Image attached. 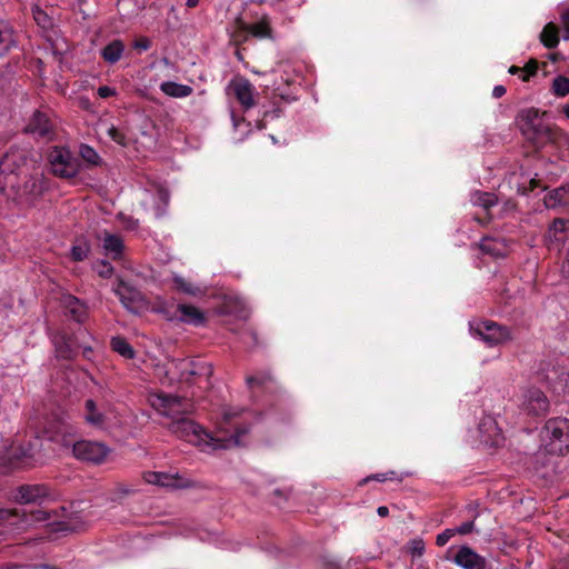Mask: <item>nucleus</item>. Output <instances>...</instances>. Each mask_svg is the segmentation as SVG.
Returning a JSON list of instances; mask_svg holds the SVG:
<instances>
[{
  "mask_svg": "<svg viewBox=\"0 0 569 569\" xmlns=\"http://www.w3.org/2000/svg\"><path fill=\"white\" fill-rule=\"evenodd\" d=\"M547 111L537 108H526L519 111L517 122L525 139L536 149L540 150L547 144L563 146L568 143L567 133L558 126L543 122Z\"/></svg>",
  "mask_w": 569,
  "mask_h": 569,
  "instance_id": "1",
  "label": "nucleus"
},
{
  "mask_svg": "<svg viewBox=\"0 0 569 569\" xmlns=\"http://www.w3.org/2000/svg\"><path fill=\"white\" fill-rule=\"evenodd\" d=\"M169 430L188 442L198 445L204 443L213 450L227 449L231 445H238L240 436L247 432V429H239L237 427L234 435L229 438H220L187 417L172 420L169 423Z\"/></svg>",
  "mask_w": 569,
  "mask_h": 569,
  "instance_id": "2",
  "label": "nucleus"
},
{
  "mask_svg": "<svg viewBox=\"0 0 569 569\" xmlns=\"http://www.w3.org/2000/svg\"><path fill=\"white\" fill-rule=\"evenodd\" d=\"M541 446L550 453L562 456L569 451V419L557 417L546 421L540 432Z\"/></svg>",
  "mask_w": 569,
  "mask_h": 569,
  "instance_id": "3",
  "label": "nucleus"
},
{
  "mask_svg": "<svg viewBox=\"0 0 569 569\" xmlns=\"http://www.w3.org/2000/svg\"><path fill=\"white\" fill-rule=\"evenodd\" d=\"M87 337H89L88 331L81 328H79L77 333L67 329L58 330L52 336V343L57 356L66 360H71L82 350L83 357L89 359L92 353V348L84 341Z\"/></svg>",
  "mask_w": 569,
  "mask_h": 569,
  "instance_id": "4",
  "label": "nucleus"
},
{
  "mask_svg": "<svg viewBox=\"0 0 569 569\" xmlns=\"http://www.w3.org/2000/svg\"><path fill=\"white\" fill-rule=\"evenodd\" d=\"M27 164V150L11 147L0 160V186L16 188Z\"/></svg>",
  "mask_w": 569,
  "mask_h": 569,
  "instance_id": "5",
  "label": "nucleus"
},
{
  "mask_svg": "<svg viewBox=\"0 0 569 569\" xmlns=\"http://www.w3.org/2000/svg\"><path fill=\"white\" fill-rule=\"evenodd\" d=\"M48 161L52 173L62 179L74 178L81 167L79 158L66 147L51 148Z\"/></svg>",
  "mask_w": 569,
  "mask_h": 569,
  "instance_id": "6",
  "label": "nucleus"
},
{
  "mask_svg": "<svg viewBox=\"0 0 569 569\" xmlns=\"http://www.w3.org/2000/svg\"><path fill=\"white\" fill-rule=\"evenodd\" d=\"M151 405L161 415L171 418V421L186 417L193 410V405L188 398L164 392L153 395Z\"/></svg>",
  "mask_w": 569,
  "mask_h": 569,
  "instance_id": "7",
  "label": "nucleus"
},
{
  "mask_svg": "<svg viewBox=\"0 0 569 569\" xmlns=\"http://www.w3.org/2000/svg\"><path fill=\"white\" fill-rule=\"evenodd\" d=\"M168 372L181 382L193 383L196 378L211 377L212 367L202 360L172 359Z\"/></svg>",
  "mask_w": 569,
  "mask_h": 569,
  "instance_id": "8",
  "label": "nucleus"
},
{
  "mask_svg": "<svg viewBox=\"0 0 569 569\" xmlns=\"http://www.w3.org/2000/svg\"><path fill=\"white\" fill-rule=\"evenodd\" d=\"M470 330L475 336L486 342L489 347L506 343L513 339L510 328L492 320L480 321L470 326Z\"/></svg>",
  "mask_w": 569,
  "mask_h": 569,
  "instance_id": "9",
  "label": "nucleus"
},
{
  "mask_svg": "<svg viewBox=\"0 0 569 569\" xmlns=\"http://www.w3.org/2000/svg\"><path fill=\"white\" fill-rule=\"evenodd\" d=\"M40 451V440L34 438L31 440H23L21 442L14 441L8 452V462L13 468H28L37 462V455Z\"/></svg>",
  "mask_w": 569,
  "mask_h": 569,
  "instance_id": "10",
  "label": "nucleus"
},
{
  "mask_svg": "<svg viewBox=\"0 0 569 569\" xmlns=\"http://www.w3.org/2000/svg\"><path fill=\"white\" fill-rule=\"evenodd\" d=\"M72 452L78 460L100 465L106 461L110 449L99 441L79 440L74 442Z\"/></svg>",
  "mask_w": 569,
  "mask_h": 569,
  "instance_id": "11",
  "label": "nucleus"
},
{
  "mask_svg": "<svg viewBox=\"0 0 569 569\" xmlns=\"http://www.w3.org/2000/svg\"><path fill=\"white\" fill-rule=\"evenodd\" d=\"M14 499L21 505H39L53 500V491L43 483L21 485L16 489Z\"/></svg>",
  "mask_w": 569,
  "mask_h": 569,
  "instance_id": "12",
  "label": "nucleus"
},
{
  "mask_svg": "<svg viewBox=\"0 0 569 569\" xmlns=\"http://www.w3.org/2000/svg\"><path fill=\"white\" fill-rule=\"evenodd\" d=\"M158 311L169 320H177L194 327L203 326L206 322L204 312L192 305L179 303L173 311H170L163 303L159 306Z\"/></svg>",
  "mask_w": 569,
  "mask_h": 569,
  "instance_id": "13",
  "label": "nucleus"
},
{
  "mask_svg": "<svg viewBox=\"0 0 569 569\" xmlns=\"http://www.w3.org/2000/svg\"><path fill=\"white\" fill-rule=\"evenodd\" d=\"M549 400L538 388H530L522 395L520 410L529 417H541L548 412Z\"/></svg>",
  "mask_w": 569,
  "mask_h": 569,
  "instance_id": "14",
  "label": "nucleus"
},
{
  "mask_svg": "<svg viewBox=\"0 0 569 569\" xmlns=\"http://www.w3.org/2000/svg\"><path fill=\"white\" fill-rule=\"evenodd\" d=\"M228 92L236 98L243 111H248L256 106L254 87L242 76L234 77L230 81Z\"/></svg>",
  "mask_w": 569,
  "mask_h": 569,
  "instance_id": "15",
  "label": "nucleus"
},
{
  "mask_svg": "<svg viewBox=\"0 0 569 569\" xmlns=\"http://www.w3.org/2000/svg\"><path fill=\"white\" fill-rule=\"evenodd\" d=\"M114 293L122 306L130 312L138 313L146 306L143 293L123 280H119Z\"/></svg>",
  "mask_w": 569,
  "mask_h": 569,
  "instance_id": "16",
  "label": "nucleus"
},
{
  "mask_svg": "<svg viewBox=\"0 0 569 569\" xmlns=\"http://www.w3.org/2000/svg\"><path fill=\"white\" fill-rule=\"evenodd\" d=\"M61 308L64 315L79 325H83L89 319V307L87 302L80 300L71 293H64L60 298Z\"/></svg>",
  "mask_w": 569,
  "mask_h": 569,
  "instance_id": "17",
  "label": "nucleus"
},
{
  "mask_svg": "<svg viewBox=\"0 0 569 569\" xmlns=\"http://www.w3.org/2000/svg\"><path fill=\"white\" fill-rule=\"evenodd\" d=\"M143 479L147 483L157 485L173 489H184L192 487V481L179 473H167L158 471H148L143 473Z\"/></svg>",
  "mask_w": 569,
  "mask_h": 569,
  "instance_id": "18",
  "label": "nucleus"
},
{
  "mask_svg": "<svg viewBox=\"0 0 569 569\" xmlns=\"http://www.w3.org/2000/svg\"><path fill=\"white\" fill-rule=\"evenodd\" d=\"M453 562L463 569H486L487 560L469 546H461L453 557Z\"/></svg>",
  "mask_w": 569,
  "mask_h": 569,
  "instance_id": "19",
  "label": "nucleus"
},
{
  "mask_svg": "<svg viewBox=\"0 0 569 569\" xmlns=\"http://www.w3.org/2000/svg\"><path fill=\"white\" fill-rule=\"evenodd\" d=\"M26 131L39 138L50 140L53 136V124L47 113L36 111L32 114Z\"/></svg>",
  "mask_w": 569,
  "mask_h": 569,
  "instance_id": "20",
  "label": "nucleus"
},
{
  "mask_svg": "<svg viewBox=\"0 0 569 569\" xmlns=\"http://www.w3.org/2000/svg\"><path fill=\"white\" fill-rule=\"evenodd\" d=\"M552 453L548 452L545 448L543 450L537 451L530 458V469L537 475L539 478L548 479L552 477L555 467Z\"/></svg>",
  "mask_w": 569,
  "mask_h": 569,
  "instance_id": "21",
  "label": "nucleus"
},
{
  "mask_svg": "<svg viewBox=\"0 0 569 569\" xmlns=\"http://www.w3.org/2000/svg\"><path fill=\"white\" fill-rule=\"evenodd\" d=\"M471 202L475 206L481 207L486 211V216L483 218L476 217V220L485 226L491 220V216L489 213L490 208L497 204L498 199L495 193L485 192V191H475L471 194Z\"/></svg>",
  "mask_w": 569,
  "mask_h": 569,
  "instance_id": "22",
  "label": "nucleus"
},
{
  "mask_svg": "<svg viewBox=\"0 0 569 569\" xmlns=\"http://www.w3.org/2000/svg\"><path fill=\"white\" fill-rule=\"evenodd\" d=\"M18 44V37L13 27L0 20V58L7 56Z\"/></svg>",
  "mask_w": 569,
  "mask_h": 569,
  "instance_id": "23",
  "label": "nucleus"
},
{
  "mask_svg": "<svg viewBox=\"0 0 569 569\" xmlns=\"http://www.w3.org/2000/svg\"><path fill=\"white\" fill-rule=\"evenodd\" d=\"M240 24L242 30L249 31L250 37L260 40L272 39V28L267 16H263L258 22L247 23L244 21H240Z\"/></svg>",
  "mask_w": 569,
  "mask_h": 569,
  "instance_id": "24",
  "label": "nucleus"
},
{
  "mask_svg": "<svg viewBox=\"0 0 569 569\" xmlns=\"http://www.w3.org/2000/svg\"><path fill=\"white\" fill-rule=\"evenodd\" d=\"M84 421L91 427L102 429L106 425L104 413L98 409L97 403L92 399H88L84 402Z\"/></svg>",
  "mask_w": 569,
  "mask_h": 569,
  "instance_id": "25",
  "label": "nucleus"
},
{
  "mask_svg": "<svg viewBox=\"0 0 569 569\" xmlns=\"http://www.w3.org/2000/svg\"><path fill=\"white\" fill-rule=\"evenodd\" d=\"M545 203L547 207L551 208L556 206L569 207V181L559 188L551 190L545 197Z\"/></svg>",
  "mask_w": 569,
  "mask_h": 569,
  "instance_id": "26",
  "label": "nucleus"
},
{
  "mask_svg": "<svg viewBox=\"0 0 569 569\" xmlns=\"http://www.w3.org/2000/svg\"><path fill=\"white\" fill-rule=\"evenodd\" d=\"M123 51L124 43L114 39L101 49V57L107 63L114 64L121 59Z\"/></svg>",
  "mask_w": 569,
  "mask_h": 569,
  "instance_id": "27",
  "label": "nucleus"
},
{
  "mask_svg": "<svg viewBox=\"0 0 569 569\" xmlns=\"http://www.w3.org/2000/svg\"><path fill=\"white\" fill-rule=\"evenodd\" d=\"M540 42L547 49H555L558 47L560 38H559V28L553 22H548L539 36Z\"/></svg>",
  "mask_w": 569,
  "mask_h": 569,
  "instance_id": "28",
  "label": "nucleus"
},
{
  "mask_svg": "<svg viewBox=\"0 0 569 569\" xmlns=\"http://www.w3.org/2000/svg\"><path fill=\"white\" fill-rule=\"evenodd\" d=\"M103 249L107 254L113 259L121 257L123 251V241L120 236L106 232L103 238Z\"/></svg>",
  "mask_w": 569,
  "mask_h": 569,
  "instance_id": "29",
  "label": "nucleus"
},
{
  "mask_svg": "<svg viewBox=\"0 0 569 569\" xmlns=\"http://www.w3.org/2000/svg\"><path fill=\"white\" fill-rule=\"evenodd\" d=\"M160 90L173 98H186L192 93V88L187 84L177 83L173 81H166L160 84Z\"/></svg>",
  "mask_w": 569,
  "mask_h": 569,
  "instance_id": "30",
  "label": "nucleus"
},
{
  "mask_svg": "<svg viewBox=\"0 0 569 569\" xmlns=\"http://www.w3.org/2000/svg\"><path fill=\"white\" fill-rule=\"evenodd\" d=\"M112 351L119 353L124 359H133L136 351L132 346L121 336L113 337L110 341Z\"/></svg>",
  "mask_w": 569,
  "mask_h": 569,
  "instance_id": "31",
  "label": "nucleus"
},
{
  "mask_svg": "<svg viewBox=\"0 0 569 569\" xmlns=\"http://www.w3.org/2000/svg\"><path fill=\"white\" fill-rule=\"evenodd\" d=\"M46 189V182L38 177H30L27 179L22 187V192L32 197L42 194Z\"/></svg>",
  "mask_w": 569,
  "mask_h": 569,
  "instance_id": "32",
  "label": "nucleus"
},
{
  "mask_svg": "<svg viewBox=\"0 0 569 569\" xmlns=\"http://www.w3.org/2000/svg\"><path fill=\"white\" fill-rule=\"evenodd\" d=\"M173 284L178 291L183 292L186 295H189L192 297L202 295V289L200 287L193 284L192 282L186 280L182 277H174Z\"/></svg>",
  "mask_w": 569,
  "mask_h": 569,
  "instance_id": "33",
  "label": "nucleus"
},
{
  "mask_svg": "<svg viewBox=\"0 0 569 569\" xmlns=\"http://www.w3.org/2000/svg\"><path fill=\"white\" fill-rule=\"evenodd\" d=\"M272 376L269 372L260 371L256 375L248 376L246 378L247 386L250 390H254L256 388L264 387L268 383L272 382Z\"/></svg>",
  "mask_w": 569,
  "mask_h": 569,
  "instance_id": "34",
  "label": "nucleus"
},
{
  "mask_svg": "<svg viewBox=\"0 0 569 569\" xmlns=\"http://www.w3.org/2000/svg\"><path fill=\"white\" fill-rule=\"evenodd\" d=\"M79 154L89 166H100L101 163V158L98 152L88 144L80 146Z\"/></svg>",
  "mask_w": 569,
  "mask_h": 569,
  "instance_id": "35",
  "label": "nucleus"
},
{
  "mask_svg": "<svg viewBox=\"0 0 569 569\" xmlns=\"http://www.w3.org/2000/svg\"><path fill=\"white\" fill-rule=\"evenodd\" d=\"M32 14L36 23L42 29H50L53 26L51 17L39 6L32 7Z\"/></svg>",
  "mask_w": 569,
  "mask_h": 569,
  "instance_id": "36",
  "label": "nucleus"
},
{
  "mask_svg": "<svg viewBox=\"0 0 569 569\" xmlns=\"http://www.w3.org/2000/svg\"><path fill=\"white\" fill-rule=\"evenodd\" d=\"M552 92L561 98L569 94V78L565 76L556 77L552 81Z\"/></svg>",
  "mask_w": 569,
  "mask_h": 569,
  "instance_id": "37",
  "label": "nucleus"
},
{
  "mask_svg": "<svg viewBox=\"0 0 569 569\" xmlns=\"http://www.w3.org/2000/svg\"><path fill=\"white\" fill-rule=\"evenodd\" d=\"M468 511L471 513L472 519L462 522L459 527L453 528L456 535H468L475 530V519L477 518L476 510L472 505L468 506Z\"/></svg>",
  "mask_w": 569,
  "mask_h": 569,
  "instance_id": "38",
  "label": "nucleus"
},
{
  "mask_svg": "<svg viewBox=\"0 0 569 569\" xmlns=\"http://www.w3.org/2000/svg\"><path fill=\"white\" fill-rule=\"evenodd\" d=\"M90 251V247L86 241L76 243L71 248V258L73 261H83Z\"/></svg>",
  "mask_w": 569,
  "mask_h": 569,
  "instance_id": "39",
  "label": "nucleus"
},
{
  "mask_svg": "<svg viewBox=\"0 0 569 569\" xmlns=\"http://www.w3.org/2000/svg\"><path fill=\"white\" fill-rule=\"evenodd\" d=\"M240 21H243L241 18L236 19V31L232 33V42L240 47L242 43L247 42L250 39V33L247 30H242Z\"/></svg>",
  "mask_w": 569,
  "mask_h": 569,
  "instance_id": "40",
  "label": "nucleus"
},
{
  "mask_svg": "<svg viewBox=\"0 0 569 569\" xmlns=\"http://www.w3.org/2000/svg\"><path fill=\"white\" fill-rule=\"evenodd\" d=\"M483 254L491 256L493 258L502 257V253L496 248L495 243L489 239H483L480 243H475Z\"/></svg>",
  "mask_w": 569,
  "mask_h": 569,
  "instance_id": "41",
  "label": "nucleus"
},
{
  "mask_svg": "<svg viewBox=\"0 0 569 569\" xmlns=\"http://www.w3.org/2000/svg\"><path fill=\"white\" fill-rule=\"evenodd\" d=\"M240 340L243 343L252 346V347L259 346V343H260L259 339H258V332L251 327H248V328H244L241 330Z\"/></svg>",
  "mask_w": 569,
  "mask_h": 569,
  "instance_id": "42",
  "label": "nucleus"
},
{
  "mask_svg": "<svg viewBox=\"0 0 569 569\" xmlns=\"http://www.w3.org/2000/svg\"><path fill=\"white\" fill-rule=\"evenodd\" d=\"M281 113H282V110L279 107L273 108L272 110L264 111L262 114V118L257 120V128L259 130L264 129L267 127V122L269 119L279 118L281 116Z\"/></svg>",
  "mask_w": 569,
  "mask_h": 569,
  "instance_id": "43",
  "label": "nucleus"
},
{
  "mask_svg": "<svg viewBox=\"0 0 569 569\" xmlns=\"http://www.w3.org/2000/svg\"><path fill=\"white\" fill-rule=\"evenodd\" d=\"M538 71V61L536 59H530L525 67L522 68V81H529V79L536 76Z\"/></svg>",
  "mask_w": 569,
  "mask_h": 569,
  "instance_id": "44",
  "label": "nucleus"
},
{
  "mask_svg": "<svg viewBox=\"0 0 569 569\" xmlns=\"http://www.w3.org/2000/svg\"><path fill=\"white\" fill-rule=\"evenodd\" d=\"M108 134L112 139V141H114L116 143H118L122 147H126L128 144V139H127L126 134L122 131H120L118 128L112 126L108 130Z\"/></svg>",
  "mask_w": 569,
  "mask_h": 569,
  "instance_id": "45",
  "label": "nucleus"
},
{
  "mask_svg": "<svg viewBox=\"0 0 569 569\" xmlns=\"http://www.w3.org/2000/svg\"><path fill=\"white\" fill-rule=\"evenodd\" d=\"M408 548L412 557H421L425 552V542L422 539H412Z\"/></svg>",
  "mask_w": 569,
  "mask_h": 569,
  "instance_id": "46",
  "label": "nucleus"
},
{
  "mask_svg": "<svg viewBox=\"0 0 569 569\" xmlns=\"http://www.w3.org/2000/svg\"><path fill=\"white\" fill-rule=\"evenodd\" d=\"M456 535L453 528H448L439 533L436 538V545L438 547H443L447 542Z\"/></svg>",
  "mask_w": 569,
  "mask_h": 569,
  "instance_id": "47",
  "label": "nucleus"
},
{
  "mask_svg": "<svg viewBox=\"0 0 569 569\" xmlns=\"http://www.w3.org/2000/svg\"><path fill=\"white\" fill-rule=\"evenodd\" d=\"M97 272L101 278H110L113 273V267L108 261H101L97 266Z\"/></svg>",
  "mask_w": 569,
  "mask_h": 569,
  "instance_id": "48",
  "label": "nucleus"
},
{
  "mask_svg": "<svg viewBox=\"0 0 569 569\" xmlns=\"http://www.w3.org/2000/svg\"><path fill=\"white\" fill-rule=\"evenodd\" d=\"M151 47V41L147 37H139L133 41V48L139 51H147Z\"/></svg>",
  "mask_w": 569,
  "mask_h": 569,
  "instance_id": "49",
  "label": "nucleus"
},
{
  "mask_svg": "<svg viewBox=\"0 0 569 569\" xmlns=\"http://www.w3.org/2000/svg\"><path fill=\"white\" fill-rule=\"evenodd\" d=\"M540 187V181L537 179H531L528 186L519 187L518 192L521 194H528L536 190V188Z\"/></svg>",
  "mask_w": 569,
  "mask_h": 569,
  "instance_id": "50",
  "label": "nucleus"
},
{
  "mask_svg": "<svg viewBox=\"0 0 569 569\" xmlns=\"http://www.w3.org/2000/svg\"><path fill=\"white\" fill-rule=\"evenodd\" d=\"M116 89L108 87V86H101L98 88V96L102 99H107L110 97L116 96Z\"/></svg>",
  "mask_w": 569,
  "mask_h": 569,
  "instance_id": "51",
  "label": "nucleus"
},
{
  "mask_svg": "<svg viewBox=\"0 0 569 569\" xmlns=\"http://www.w3.org/2000/svg\"><path fill=\"white\" fill-rule=\"evenodd\" d=\"M32 520L36 521H44L49 519V513L44 510L38 509L36 511H30Z\"/></svg>",
  "mask_w": 569,
  "mask_h": 569,
  "instance_id": "52",
  "label": "nucleus"
},
{
  "mask_svg": "<svg viewBox=\"0 0 569 569\" xmlns=\"http://www.w3.org/2000/svg\"><path fill=\"white\" fill-rule=\"evenodd\" d=\"M563 29H565V39L569 40V8L563 11L561 16Z\"/></svg>",
  "mask_w": 569,
  "mask_h": 569,
  "instance_id": "53",
  "label": "nucleus"
},
{
  "mask_svg": "<svg viewBox=\"0 0 569 569\" xmlns=\"http://www.w3.org/2000/svg\"><path fill=\"white\" fill-rule=\"evenodd\" d=\"M19 515L18 509H1L0 510V520H9L11 517H16Z\"/></svg>",
  "mask_w": 569,
  "mask_h": 569,
  "instance_id": "54",
  "label": "nucleus"
},
{
  "mask_svg": "<svg viewBox=\"0 0 569 569\" xmlns=\"http://www.w3.org/2000/svg\"><path fill=\"white\" fill-rule=\"evenodd\" d=\"M505 94H506V88L501 84L496 86L492 90V97L496 99H499Z\"/></svg>",
  "mask_w": 569,
  "mask_h": 569,
  "instance_id": "55",
  "label": "nucleus"
},
{
  "mask_svg": "<svg viewBox=\"0 0 569 569\" xmlns=\"http://www.w3.org/2000/svg\"><path fill=\"white\" fill-rule=\"evenodd\" d=\"M553 228L556 231H563L566 228V221L563 219H556L553 221Z\"/></svg>",
  "mask_w": 569,
  "mask_h": 569,
  "instance_id": "56",
  "label": "nucleus"
},
{
  "mask_svg": "<svg viewBox=\"0 0 569 569\" xmlns=\"http://www.w3.org/2000/svg\"><path fill=\"white\" fill-rule=\"evenodd\" d=\"M377 513L380 516V517H387L389 515V508L386 507V506H380L378 507L377 509Z\"/></svg>",
  "mask_w": 569,
  "mask_h": 569,
  "instance_id": "57",
  "label": "nucleus"
},
{
  "mask_svg": "<svg viewBox=\"0 0 569 569\" xmlns=\"http://www.w3.org/2000/svg\"><path fill=\"white\" fill-rule=\"evenodd\" d=\"M509 73H511V74L522 73V68H520L518 66H511L509 68Z\"/></svg>",
  "mask_w": 569,
  "mask_h": 569,
  "instance_id": "58",
  "label": "nucleus"
},
{
  "mask_svg": "<svg viewBox=\"0 0 569 569\" xmlns=\"http://www.w3.org/2000/svg\"><path fill=\"white\" fill-rule=\"evenodd\" d=\"M236 412H231L230 410L226 411L224 412V419L228 421V422H231L232 418L236 417Z\"/></svg>",
  "mask_w": 569,
  "mask_h": 569,
  "instance_id": "59",
  "label": "nucleus"
},
{
  "mask_svg": "<svg viewBox=\"0 0 569 569\" xmlns=\"http://www.w3.org/2000/svg\"><path fill=\"white\" fill-rule=\"evenodd\" d=\"M199 4V0H187L186 6L188 8H196Z\"/></svg>",
  "mask_w": 569,
  "mask_h": 569,
  "instance_id": "60",
  "label": "nucleus"
},
{
  "mask_svg": "<svg viewBox=\"0 0 569 569\" xmlns=\"http://www.w3.org/2000/svg\"><path fill=\"white\" fill-rule=\"evenodd\" d=\"M559 57H560L559 52H553V53L549 54V59L552 61H557L559 59Z\"/></svg>",
  "mask_w": 569,
  "mask_h": 569,
  "instance_id": "61",
  "label": "nucleus"
},
{
  "mask_svg": "<svg viewBox=\"0 0 569 569\" xmlns=\"http://www.w3.org/2000/svg\"><path fill=\"white\" fill-rule=\"evenodd\" d=\"M236 57L238 58V60L242 61L243 60V56L241 53V49L238 47L236 52H234Z\"/></svg>",
  "mask_w": 569,
  "mask_h": 569,
  "instance_id": "62",
  "label": "nucleus"
},
{
  "mask_svg": "<svg viewBox=\"0 0 569 569\" xmlns=\"http://www.w3.org/2000/svg\"><path fill=\"white\" fill-rule=\"evenodd\" d=\"M502 440H503V439H502L500 436H497V437L493 439L492 443H493L495 446H497V447H498V446H500V443H501V441H502Z\"/></svg>",
  "mask_w": 569,
  "mask_h": 569,
  "instance_id": "63",
  "label": "nucleus"
},
{
  "mask_svg": "<svg viewBox=\"0 0 569 569\" xmlns=\"http://www.w3.org/2000/svg\"><path fill=\"white\" fill-rule=\"evenodd\" d=\"M562 110L566 117L569 119V104H566Z\"/></svg>",
  "mask_w": 569,
  "mask_h": 569,
  "instance_id": "64",
  "label": "nucleus"
}]
</instances>
